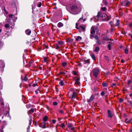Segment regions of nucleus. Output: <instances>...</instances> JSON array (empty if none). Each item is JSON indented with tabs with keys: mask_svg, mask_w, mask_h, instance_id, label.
<instances>
[{
	"mask_svg": "<svg viewBox=\"0 0 132 132\" xmlns=\"http://www.w3.org/2000/svg\"><path fill=\"white\" fill-rule=\"evenodd\" d=\"M13 16V15H12V14H11V15H9V17L10 18H12Z\"/></svg>",
	"mask_w": 132,
	"mask_h": 132,
	"instance_id": "49530a36",
	"label": "nucleus"
},
{
	"mask_svg": "<svg viewBox=\"0 0 132 132\" xmlns=\"http://www.w3.org/2000/svg\"><path fill=\"white\" fill-rule=\"evenodd\" d=\"M106 8L105 7H103L102 8L101 10L104 11H105L106 10Z\"/></svg>",
	"mask_w": 132,
	"mask_h": 132,
	"instance_id": "473e14b6",
	"label": "nucleus"
},
{
	"mask_svg": "<svg viewBox=\"0 0 132 132\" xmlns=\"http://www.w3.org/2000/svg\"><path fill=\"white\" fill-rule=\"evenodd\" d=\"M48 119V117L47 116H46L43 118V120L44 121H46Z\"/></svg>",
	"mask_w": 132,
	"mask_h": 132,
	"instance_id": "4be33fe9",
	"label": "nucleus"
},
{
	"mask_svg": "<svg viewBox=\"0 0 132 132\" xmlns=\"http://www.w3.org/2000/svg\"><path fill=\"white\" fill-rule=\"evenodd\" d=\"M108 117L110 118L112 117V116L110 110H108Z\"/></svg>",
	"mask_w": 132,
	"mask_h": 132,
	"instance_id": "dca6fc26",
	"label": "nucleus"
},
{
	"mask_svg": "<svg viewBox=\"0 0 132 132\" xmlns=\"http://www.w3.org/2000/svg\"><path fill=\"white\" fill-rule=\"evenodd\" d=\"M10 20H9V21H7V22H8V23H9V22H10Z\"/></svg>",
	"mask_w": 132,
	"mask_h": 132,
	"instance_id": "052dcab7",
	"label": "nucleus"
},
{
	"mask_svg": "<svg viewBox=\"0 0 132 132\" xmlns=\"http://www.w3.org/2000/svg\"><path fill=\"white\" fill-rule=\"evenodd\" d=\"M43 128H46V126H45V123H43Z\"/></svg>",
	"mask_w": 132,
	"mask_h": 132,
	"instance_id": "79ce46f5",
	"label": "nucleus"
},
{
	"mask_svg": "<svg viewBox=\"0 0 132 132\" xmlns=\"http://www.w3.org/2000/svg\"><path fill=\"white\" fill-rule=\"evenodd\" d=\"M98 94H99L98 93H97L96 94V95H98Z\"/></svg>",
	"mask_w": 132,
	"mask_h": 132,
	"instance_id": "680f3d73",
	"label": "nucleus"
},
{
	"mask_svg": "<svg viewBox=\"0 0 132 132\" xmlns=\"http://www.w3.org/2000/svg\"><path fill=\"white\" fill-rule=\"evenodd\" d=\"M2 31V30L1 29H0V33H1V32Z\"/></svg>",
	"mask_w": 132,
	"mask_h": 132,
	"instance_id": "0e129e2a",
	"label": "nucleus"
},
{
	"mask_svg": "<svg viewBox=\"0 0 132 132\" xmlns=\"http://www.w3.org/2000/svg\"><path fill=\"white\" fill-rule=\"evenodd\" d=\"M34 110L33 109H31L28 111V114H31L34 112Z\"/></svg>",
	"mask_w": 132,
	"mask_h": 132,
	"instance_id": "4468645a",
	"label": "nucleus"
},
{
	"mask_svg": "<svg viewBox=\"0 0 132 132\" xmlns=\"http://www.w3.org/2000/svg\"><path fill=\"white\" fill-rule=\"evenodd\" d=\"M67 126L68 128L72 130H73L75 128L73 127L72 124L71 123L68 124Z\"/></svg>",
	"mask_w": 132,
	"mask_h": 132,
	"instance_id": "6e6552de",
	"label": "nucleus"
},
{
	"mask_svg": "<svg viewBox=\"0 0 132 132\" xmlns=\"http://www.w3.org/2000/svg\"><path fill=\"white\" fill-rule=\"evenodd\" d=\"M129 27H132V23H131L129 25Z\"/></svg>",
	"mask_w": 132,
	"mask_h": 132,
	"instance_id": "6e6d98bb",
	"label": "nucleus"
},
{
	"mask_svg": "<svg viewBox=\"0 0 132 132\" xmlns=\"http://www.w3.org/2000/svg\"><path fill=\"white\" fill-rule=\"evenodd\" d=\"M99 50V47H96L95 48V49L94 50V51L95 52H98Z\"/></svg>",
	"mask_w": 132,
	"mask_h": 132,
	"instance_id": "2eb2a0df",
	"label": "nucleus"
},
{
	"mask_svg": "<svg viewBox=\"0 0 132 132\" xmlns=\"http://www.w3.org/2000/svg\"><path fill=\"white\" fill-rule=\"evenodd\" d=\"M94 38L95 39L97 40H98V37L97 36H95L94 37Z\"/></svg>",
	"mask_w": 132,
	"mask_h": 132,
	"instance_id": "37998d69",
	"label": "nucleus"
},
{
	"mask_svg": "<svg viewBox=\"0 0 132 132\" xmlns=\"http://www.w3.org/2000/svg\"><path fill=\"white\" fill-rule=\"evenodd\" d=\"M132 122V118L131 119H125V122L127 123H131Z\"/></svg>",
	"mask_w": 132,
	"mask_h": 132,
	"instance_id": "9d476101",
	"label": "nucleus"
},
{
	"mask_svg": "<svg viewBox=\"0 0 132 132\" xmlns=\"http://www.w3.org/2000/svg\"><path fill=\"white\" fill-rule=\"evenodd\" d=\"M128 101L129 103H130V104L131 105H132V101H129V100H128Z\"/></svg>",
	"mask_w": 132,
	"mask_h": 132,
	"instance_id": "a19ab883",
	"label": "nucleus"
},
{
	"mask_svg": "<svg viewBox=\"0 0 132 132\" xmlns=\"http://www.w3.org/2000/svg\"><path fill=\"white\" fill-rule=\"evenodd\" d=\"M33 61L32 60V61H30L29 62L30 63H33Z\"/></svg>",
	"mask_w": 132,
	"mask_h": 132,
	"instance_id": "4d7b16f0",
	"label": "nucleus"
},
{
	"mask_svg": "<svg viewBox=\"0 0 132 132\" xmlns=\"http://www.w3.org/2000/svg\"><path fill=\"white\" fill-rule=\"evenodd\" d=\"M62 65L64 66H65L67 65V63L65 62H64L62 63Z\"/></svg>",
	"mask_w": 132,
	"mask_h": 132,
	"instance_id": "c9c22d12",
	"label": "nucleus"
},
{
	"mask_svg": "<svg viewBox=\"0 0 132 132\" xmlns=\"http://www.w3.org/2000/svg\"><path fill=\"white\" fill-rule=\"evenodd\" d=\"M121 62L122 63H124L125 62V61L123 60H121Z\"/></svg>",
	"mask_w": 132,
	"mask_h": 132,
	"instance_id": "864d4df0",
	"label": "nucleus"
},
{
	"mask_svg": "<svg viewBox=\"0 0 132 132\" xmlns=\"http://www.w3.org/2000/svg\"><path fill=\"white\" fill-rule=\"evenodd\" d=\"M63 24L61 22H60L58 24L57 27H61L63 26Z\"/></svg>",
	"mask_w": 132,
	"mask_h": 132,
	"instance_id": "f3484780",
	"label": "nucleus"
},
{
	"mask_svg": "<svg viewBox=\"0 0 132 132\" xmlns=\"http://www.w3.org/2000/svg\"><path fill=\"white\" fill-rule=\"evenodd\" d=\"M65 125L64 124V123H62L61 124V127H62V128H63L64 127Z\"/></svg>",
	"mask_w": 132,
	"mask_h": 132,
	"instance_id": "58836bf2",
	"label": "nucleus"
},
{
	"mask_svg": "<svg viewBox=\"0 0 132 132\" xmlns=\"http://www.w3.org/2000/svg\"><path fill=\"white\" fill-rule=\"evenodd\" d=\"M52 122L54 123H55L56 121L55 120H52Z\"/></svg>",
	"mask_w": 132,
	"mask_h": 132,
	"instance_id": "09e8293b",
	"label": "nucleus"
},
{
	"mask_svg": "<svg viewBox=\"0 0 132 132\" xmlns=\"http://www.w3.org/2000/svg\"><path fill=\"white\" fill-rule=\"evenodd\" d=\"M95 98V97L93 95H92L91 96L89 100V101L90 102L92 101H93L94 99Z\"/></svg>",
	"mask_w": 132,
	"mask_h": 132,
	"instance_id": "a211bd4d",
	"label": "nucleus"
},
{
	"mask_svg": "<svg viewBox=\"0 0 132 132\" xmlns=\"http://www.w3.org/2000/svg\"><path fill=\"white\" fill-rule=\"evenodd\" d=\"M130 3V1H125L123 3V4H124L126 6H128Z\"/></svg>",
	"mask_w": 132,
	"mask_h": 132,
	"instance_id": "f8f14e48",
	"label": "nucleus"
},
{
	"mask_svg": "<svg viewBox=\"0 0 132 132\" xmlns=\"http://www.w3.org/2000/svg\"><path fill=\"white\" fill-rule=\"evenodd\" d=\"M131 38H132V36H131Z\"/></svg>",
	"mask_w": 132,
	"mask_h": 132,
	"instance_id": "774afa93",
	"label": "nucleus"
},
{
	"mask_svg": "<svg viewBox=\"0 0 132 132\" xmlns=\"http://www.w3.org/2000/svg\"><path fill=\"white\" fill-rule=\"evenodd\" d=\"M100 17L101 19L102 20H109L111 17L110 16H108L106 14L104 13H102L100 14V16L99 15L98 13L97 15L96 16V18H99Z\"/></svg>",
	"mask_w": 132,
	"mask_h": 132,
	"instance_id": "f257e3e1",
	"label": "nucleus"
},
{
	"mask_svg": "<svg viewBox=\"0 0 132 132\" xmlns=\"http://www.w3.org/2000/svg\"><path fill=\"white\" fill-rule=\"evenodd\" d=\"M42 5V3L41 2H39L38 3L37 6L39 7L41 6Z\"/></svg>",
	"mask_w": 132,
	"mask_h": 132,
	"instance_id": "cd10ccee",
	"label": "nucleus"
},
{
	"mask_svg": "<svg viewBox=\"0 0 132 132\" xmlns=\"http://www.w3.org/2000/svg\"><path fill=\"white\" fill-rule=\"evenodd\" d=\"M123 100L122 98H119V102H120L121 103V102H123Z\"/></svg>",
	"mask_w": 132,
	"mask_h": 132,
	"instance_id": "72a5a7b5",
	"label": "nucleus"
},
{
	"mask_svg": "<svg viewBox=\"0 0 132 132\" xmlns=\"http://www.w3.org/2000/svg\"><path fill=\"white\" fill-rule=\"evenodd\" d=\"M128 50L126 49L125 50V53L126 54H127L128 53Z\"/></svg>",
	"mask_w": 132,
	"mask_h": 132,
	"instance_id": "f704fd0d",
	"label": "nucleus"
},
{
	"mask_svg": "<svg viewBox=\"0 0 132 132\" xmlns=\"http://www.w3.org/2000/svg\"><path fill=\"white\" fill-rule=\"evenodd\" d=\"M82 38L81 37L79 36H78L76 39V40L77 41H78L79 40H81Z\"/></svg>",
	"mask_w": 132,
	"mask_h": 132,
	"instance_id": "b1692460",
	"label": "nucleus"
},
{
	"mask_svg": "<svg viewBox=\"0 0 132 132\" xmlns=\"http://www.w3.org/2000/svg\"><path fill=\"white\" fill-rule=\"evenodd\" d=\"M92 72L93 76L97 77L100 72V70L98 68H95L93 70Z\"/></svg>",
	"mask_w": 132,
	"mask_h": 132,
	"instance_id": "7ed1b4c3",
	"label": "nucleus"
},
{
	"mask_svg": "<svg viewBox=\"0 0 132 132\" xmlns=\"http://www.w3.org/2000/svg\"><path fill=\"white\" fill-rule=\"evenodd\" d=\"M91 56L93 60H95V56L93 54H92L91 55Z\"/></svg>",
	"mask_w": 132,
	"mask_h": 132,
	"instance_id": "a878e982",
	"label": "nucleus"
},
{
	"mask_svg": "<svg viewBox=\"0 0 132 132\" xmlns=\"http://www.w3.org/2000/svg\"><path fill=\"white\" fill-rule=\"evenodd\" d=\"M95 33V27L94 26H92L90 30V38L92 39L94 37V34Z\"/></svg>",
	"mask_w": 132,
	"mask_h": 132,
	"instance_id": "39448f33",
	"label": "nucleus"
},
{
	"mask_svg": "<svg viewBox=\"0 0 132 132\" xmlns=\"http://www.w3.org/2000/svg\"><path fill=\"white\" fill-rule=\"evenodd\" d=\"M131 82V80H129L128 82V84L129 85Z\"/></svg>",
	"mask_w": 132,
	"mask_h": 132,
	"instance_id": "603ef678",
	"label": "nucleus"
},
{
	"mask_svg": "<svg viewBox=\"0 0 132 132\" xmlns=\"http://www.w3.org/2000/svg\"><path fill=\"white\" fill-rule=\"evenodd\" d=\"M27 132H29V129H27Z\"/></svg>",
	"mask_w": 132,
	"mask_h": 132,
	"instance_id": "13d9d810",
	"label": "nucleus"
},
{
	"mask_svg": "<svg viewBox=\"0 0 132 132\" xmlns=\"http://www.w3.org/2000/svg\"><path fill=\"white\" fill-rule=\"evenodd\" d=\"M32 117L31 116H30V120H29V124L30 125L31 124V121H32Z\"/></svg>",
	"mask_w": 132,
	"mask_h": 132,
	"instance_id": "412c9836",
	"label": "nucleus"
},
{
	"mask_svg": "<svg viewBox=\"0 0 132 132\" xmlns=\"http://www.w3.org/2000/svg\"><path fill=\"white\" fill-rule=\"evenodd\" d=\"M28 80V79L27 78H26V77H25L24 78V80L25 81H27Z\"/></svg>",
	"mask_w": 132,
	"mask_h": 132,
	"instance_id": "8fccbe9b",
	"label": "nucleus"
},
{
	"mask_svg": "<svg viewBox=\"0 0 132 132\" xmlns=\"http://www.w3.org/2000/svg\"><path fill=\"white\" fill-rule=\"evenodd\" d=\"M102 86L103 87H108V84L107 83L104 82L102 84Z\"/></svg>",
	"mask_w": 132,
	"mask_h": 132,
	"instance_id": "6ab92c4d",
	"label": "nucleus"
},
{
	"mask_svg": "<svg viewBox=\"0 0 132 132\" xmlns=\"http://www.w3.org/2000/svg\"><path fill=\"white\" fill-rule=\"evenodd\" d=\"M36 85H37L36 84H34L32 85V86H33V87H35L36 86Z\"/></svg>",
	"mask_w": 132,
	"mask_h": 132,
	"instance_id": "3c124183",
	"label": "nucleus"
},
{
	"mask_svg": "<svg viewBox=\"0 0 132 132\" xmlns=\"http://www.w3.org/2000/svg\"><path fill=\"white\" fill-rule=\"evenodd\" d=\"M4 26L6 28H8L10 26L9 24H5Z\"/></svg>",
	"mask_w": 132,
	"mask_h": 132,
	"instance_id": "bb28decb",
	"label": "nucleus"
},
{
	"mask_svg": "<svg viewBox=\"0 0 132 132\" xmlns=\"http://www.w3.org/2000/svg\"><path fill=\"white\" fill-rule=\"evenodd\" d=\"M60 83L61 85L62 86H63L64 84V82L62 80H61L60 81Z\"/></svg>",
	"mask_w": 132,
	"mask_h": 132,
	"instance_id": "5701e85b",
	"label": "nucleus"
},
{
	"mask_svg": "<svg viewBox=\"0 0 132 132\" xmlns=\"http://www.w3.org/2000/svg\"><path fill=\"white\" fill-rule=\"evenodd\" d=\"M111 30L112 31L113 30V29H111Z\"/></svg>",
	"mask_w": 132,
	"mask_h": 132,
	"instance_id": "e2e57ef3",
	"label": "nucleus"
},
{
	"mask_svg": "<svg viewBox=\"0 0 132 132\" xmlns=\"http://www.w3.org/2000/svg\"><path fill=\"white\" fill-rule=\"evenodd\" d=\"M82 19L81 18H80L79 19V21H80Z\"/></svg>",
	"mask_w": 132,
	"mask_h": 132,
	"instance_id": "69168bd1",
	"label": "nucleus"
},
{
	"mask_svg": "<svg viewBox=\"0 0 132 132\" xmlns=\"http://www.w3.org/2000/svg\"><path fill=\"white\" fill-rule=\"evenodd\" d=\"M74 80L75 81V84L77 86H78L80 84L79 78L78 77H75L74 78Z\"/></svg>",
	"mask_w": 132,
	"mask_h": 132,
	"instance_id": "0eeeda50",
	"label": "nucleus"
},
{
	"mask_svg": "<svg viewBox=\"0 0 132 132\" xmlns=\"http://www.w3.org/2000/svg\"><path fill=\"white\" fill-rule=\"evenodd\" d=\"M129 96H130L131 97V98H132V93L130 94L129 95Z\"/></svg>",
	"mask_w": 132,
	"mask_h": 132,
	"instance_id": "5fc2aeb1",
	"label": "nucleus"
},
{
	"mask_svg": "<svg viewBox=\"0 0 132 132\" xmlns=\"http://www.w3.org/2000/svg\"><path fill=\"white\" fill-rule=\"evenodd\" d=\"M78 23H76V28L78 29L79 30L81 29L83 31H85V27L84 26L80 25L79 26V27H78Z\"/></svg>",
	"mask_w": 132,
	"mask_h": 132,
	"instance_id": "423d86ee",
	"label": "nucleus"
},
{
	"mask_svg": "<svg viewBox=\"0 0 132 132\" xmlns=\"http://www.w3.org/2000/svg\"><path fill=\"white\" fill-rule=\"evenodd\" d=\"M105 92L104 91L102 92L101 93V95L102 96H103Z\"/></svg>",
	"mask_w": 132,
	"mask_h": 132,
	"instance_id": "4c0bfd02",
	"label": "nucleus"
},
{
	"mask_svg": "<svg viewBox=\"0 0 132 132\" xmlns=\"http://www.w3.org/2000/svg\"><path fill=\"white\" fill-rule=\"evenodd\" d=\"M63 42L62 41H59L55 45V48L56 49L60 48L63 46Z\"/></svg>",
	"mask_w": 132,
	"mask_h": 132,
	"instance_id": "20e7f679",
	"label": "nucleus"
},
{
	"mask_svg": "<svg viewBox=\"0 0 132 132\" xmlns=\"http://www.w3.org/2000/svg\"><path fill=\"white\" fill-rule=\"evenodd\" d=\"M129 132H132V130L131 129H130V130Z\"/></svg>",
	"mask_w": 132,
	"mask_h": 132,
	"instance_id": "bf43d9fd",
	"label": "nucleus"
},
{
	"mask_svg": "<svg viewBox=\"0 0 132 132\" xmlns=\"http://www.w3.org/2000/svg\"><path fill=\"white\" fill-rule=\"evenodd\" d=\"M77 94L75 93H73L72 96L71 98H75L77 95Z\"/></svg>",
	"mask_w": 132,
	"mask_h": 132,
	"instance_id": "aec40b11",
	"label": "nucleus"
},
{
	"mask_svg": "<svg viewBox=\"0 0 132 132\" xmlns=\"http://www.w3.org/2000/svg\"><path fill=\"white\" fill-rule=\"evenodd\" d=\"M96 42L98 45H100L101 44V43L98 40H97Z\"/></svg>",
	"mask_w": 132,
	"mask_h": 132,
	"instance_id": "2f4dec72",
	"label": "nucleus"
},
{
	"mask_svg": "<svg viewBox=\"0 0 132 132\" xmlns=\"http://www.w3.org/2000/svg\"><path fill=\"white\" fill-rule=\"evenodd\" d=\"M103 2H104L105 4L106 5H107L106 2L105 1L103 0Z\"/></svg>",
	"mask_w": 132,
	"mask_h": 132,
	"instance_id": "c03bdc74",
	"label": "nucleus"
},
{
	"mask_svg": "<svg viewBox=\"0 0 132 132\" xmlns=\"http://www.w3.org/2000/svg\"><path fill=\"white\" fill-rule=\"evenodd\" d=\"M44 61L45 62H47V59L46 57H44Z\"/></svg>",
	"mask_w": 132,
	"mask_h": 132,
	"instance_id": "e433bc0d",
	"label": "nucleus"
},
{
	"mask_svg": "<svg viewBox=\"0 0 132 132\" xmlns=\"http://www.w3.org/2000/svg\"><path fill=\"white\" fill-rule=\"evenodd\" d=\"M60 74L61 75H64L66 74V73L64 72H63L62 71H60Z\"/></svg>",
	"mask_w": 132,
	"mask_h": 132,
	"instance_id": "393cba45",
	"label": "nucleus"
},
{
	"mask_svg": "<svg viewBox=\"0 0 132 132\" xmlns=\"http://www.w3.org/2000/svg\"><path fill=\"white\" fill-rule=\"evenodd\" d=\"M110 40V39H109L107 37H105L102 40V44H104L105 42V41H108Z\"/></svg>",
	"mask_w": 132,
	"mask_h": 132,
	"instance_id": "1a4fd4ad",
	"label": "nucleus"
},
{
	"mask_svg": "<svg viewBox=\"0 0 132 132\" xmlns=\"http://www.w3.org/2000/svg\"><path fill=\"white\" fill-rule=\"evenodd\" d=\"M85 62L86 63L88 64H89L90 63L89 60H87L85 61Z\"/></svg>",
	"mask_w": 132,
	"mask_h": 132,
	"instance_id": "7c9ffc66",
	"label": "nucleus"
},
{
	"mask_svg": "<svg viewBox=\"0 0 132 132\" xmlns=\"http://www.w3.org/2000/svg\"><path fill=\"white\" fill-rule=\"evenodd\" d=\"M119 20H117V23L116 25V26H118L119 25Z\"/></svg>",
	"mask_w": 132,
	"mask_h": 132,
	"instance_id": "c85d7f7f",
	"label": "nucleus"
},
{
	"mask_svg": "<svg viewBox=\"0 0 132 132\" xmlns=\"http://www.w3.org/2000/svg\"><path fill=\"white\" fill-rule=\"evenodd\" d=\"M117 85V84L116 83H113L112 84V87H113V86H115Z\"/></svg>",
	"mask_w": 132,
	"mask_h": 132,
	"instance_id": "a18cd8bd",
	"label": "nucleus"
},
{
	"mask_svg": "<svg viewBox=\"0 0 132 132\" xmlns=\"http://www.w3.org/2000/svg\"><path fill=\"white\" fill-rule=\"evenodd\" d=\"M31 33V31L29 29H27L26 31V33L27 35H29Z\"/></svg>",
	"mask_w": 132,
	"mask_h": 132,
	"instance_id": "ddd939ff",
	"label": "nucleus"
},
{
	"mask_svg": "<svg viewBox=\"0 0 132 132\" xmlns=\"http://www.w3.org/2000/svg\"><path fill=\"white\" fill-rule=\"evenodd\" d=\"M72 73L74 75H76L77 74V72L75 71H73L72 72Z\"/></svg>",
	"mask_w": 132,
	"mask_h": 132,
	"instance_id": "c756f323",
	"label": "nucleus"
},
{
	"mask_svg": "<svg viewBox=\"0 0 132 132\" xmlns=\"http://www.w3.org/2000/svg\"><path fill=\"white\" fill-rule=\"evenodd\" d=\"M59 112L61 113L62 114L63 113V111L62 110H60L59 111Z\"/></svg>",
	"mask_w": 132,
	"mask_h": 132,
	"instance_id": "de8ad7c7",
	"label": "nucleus"
},
{
	"mask_svg": "<svg viewBox=\"0 0 132 132\" xmlns=\"http://www.w3.org/2000/svg\"><path fill=\"white\" fill-rule=\"evenodd\" d=\"M2 105H3V104H3V103H2Z\"/></svg>",
	"mask_w": 132,
	"mask_h": 132,
	"instance_id": "338daca9",
	"label": "nucleus"
},
{
	"mask_svg": "<svg viewBox=\"0 0 132 132\" xmlns=\"http://www.w3.org/2000/svg\"><path fill=\"white\" fill-rule=\"evenodd\" d=\"M109 44H108V48L109 50H111V47L113 45V43L112 42H109Z\"/></svg>",
	"mask_w": 132,
	"mask_h": 132,
	"instance_id": "9b49d317",
	"label": "nucleus"
},
{
	"mask_svg": "<svg viewBox=\"0 0 132 132\" xmlns=\"http://www.w3.org/2000/svg\"><path fill=\"white\" fill-rule=\"evenodd\" d=\"M70 9L73 12H75L77 13L80 12L79 8L76 5H74L72 6L71 7Z\"/></svg>",
	"mask_w": 132,
	"mask_h": 132,
	"instance_id": "f03ea898",
	"label": "nucleus"
},
{
	"mask_svg": "<svg viewBox=\"0 0 132 132\" xmlns=\"http://www.w3.org/2000/svg\"><path fill=\"white\" fill-rule=\"evenodd\" d=\"M57 102H53V104L54 105H57Z\"/></svg>",
	"mask_w": 132,
	"mask_h": 132,
	"instance_id": "ea45409f",
	"label": "nucleus"
}]
</instances>
